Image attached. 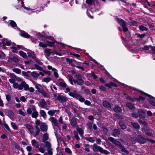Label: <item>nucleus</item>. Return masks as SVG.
I'll use <instances>...</instances> for the list:
<instances>
[{
    "label": "nucleus",
    "mask_w": 155,
    "mask_h": 155,
    "mask_svg": "<svg viewBox=\"0 0 155 155\" xmlns=\"http://www.w3.org/2000/svg\"><path fill=\"white\" fill-rule=\"evenodd\" d=\"M39 46L42 48H46L47 47V45L41 42H40L39 44Z\"/></svg>",
    "instance_id": "obj_53"
},
{
    "label": "nucleus",
    "mask_w": 155,
    "mask_h": 155,
    "mask_svg": "<svg viewBox=\"0 0 155 155\" xmlns=\"http://www.w3.org/2000/svg\"><path fill=\"white\" fill-rule=\"evenodd\" d=\"M28 55L29 57L33 58H34L35 56L33 52H28Z\"/></svg>",
    "instance_id": "obj_51"
},
{
    "label": "nucleus",
    "mask_w": 155,
    "mask_h": 155,
    "mask_svg": "<svg viewBox=\"0 0 155 155\" xmlns=\"http://www.w3.org/2000/svg\"><path fill=\"white\" fill-rule=\"evenodd\" d=\"M40 106L42 108H45L47 103L45 101L42 99L39 101Z\"/></svg>",
    "instance_id": "obj_8"
},
{
    "label": "nucleus",
    "mask_w": 155,
    "mask_h": 155,
    "mask_svg": "<svg viewBox=\"0 0 155 155\" xmlns=\"http://www.w3.org/2000/svg\"><path fill=\"white\" fill-rule=\"evenodd\" d=\"M11 61H13L15 62H18L19 61V60L16 57H14L13 58L9 57L8 60V62H10Z\"/></svg>",
    "instance_id": "obj_18"
},
{
    "label": "nucleus",
    "mask_w": 155,
    "mask_h": 155,
    "mask_svg": "<svg viewBox=\"0 0 155 155\" xmlns=\"http://www.w3.org/2000/svg\"><path fill=\"white\" fill-rule=\"evenodd\" d=\"M31 75L34 78H38L39 75V74L36 72L33 71L31 73Z\"/></svg>",
    "instance_id": "obj_32"
},
{
    "label": "nucleus",
    "mask_w": 155,
    "mask_h": 155,
    "mask_svg": "<svg viewBox=\"0 0 155 155\" xmlns=\"http://www.w3.org/2000/svg\"><path fill=\"white\" fill-rule=\"evenodd\" d=\"M35 88L36 89L38 90V91L40 92L42 90V87L40 84H37L35 85Z\"/></svg>",
    "instance_id": "obj_37"
},
{
    "label": "nucleus",
    "mask_w": 155,
    "mask_h": 155,
    "mask_svg": "<svg viewBox=\"0 0 155 155\" xmlns=\"http://www.w3.org/2000/svg\"><path fill=\"white\" fill-rule=\"evenodd\" d=\"M53 150L52 148H50L47 149V151L49 155H52L53 154V152L52 150Z\"/></svg>",
    "instance_id": "obj_52"
},
{
    "label": "nucleus",
    "mask_w": 155,
    "mask_h": 155,
    "mask_svg": "<svg viewBox=\"0 0 155 155\" xmlns=\"http://www.w3.org/2000/svg\"><path fill=\"white\" fill-rule=\"evenodd\" d=\"M31 143L33 146L35 147V148H38L39 144L38 142L35 140L33 139L31 140Z\"/></svg>",
    "instance_id": "obj_19"
},
{
    "label": "nucleus",
    "mask_w": 155,
    "mask_h": 155,
    "mask_svg": "<svg viewBox=\"0 0 155 155\" xmlns=\"http://www.w3.org/2000/svg\"><path fill=\"white\" fill-rule=\"evenodd\" d=\"M85 139L91 143H94L95 141V139L93 137H86Z\"/></svg>",
    "instance_id": "obj_23"
},
{
    "label": "nucleus",
    "mask_w": 155,
    "mask_h": 155,
    "mask_svg": "<svg viewBox=\"0 0 155 155\" xmlns=\"http://www.w3.org/2000/svg\"><path fill=\"white\" fill-rule=\"evenodd\" d=\"M122 151L123 155H127L129 154V152L125 149H122Z\"/></svg>",
    "instance_id": "obj_48"
},
{
    "label": "nucleus",
    "mask_w": 155,
    "mask_h": 155,
    "mask_svg": "<svg viewBox=\"0 0 155 155\" xmlns=\"http://www.w3.org/2000/svg\"><path fill=\"white\" fill-rule=\"evenodd\" d=\"M48 139V135L47 133H45L43 136L42 141L43 142H45Z\"/></svg>",
    "instance_id": "obj_26"
},
{
    "label": "nucleus",
    "mask_w": 155,
    "mask_h": 155,
    "mask_svg": "<svg viewBox=\"0 0 155 155\" xmlns=\"http://www.w3.org/2000/svg\"><path fill=\"white\" fill-rule=\"evenodd\" d=\"M78 99L79 101L81 102H83L85 100L84 98L81 95H80V97H79Z\"/></svg>",
    "instance_id": "obj_61"
},
{
    "label": "nucleus",
    "mask_w": 155,
    "mask_h": 155,
    "mask_svg": "<svg viewBox=\"0 0 155 155\" xmlns=\"http://www.w3.org/2000/svg\"><path fill=\"white\" fill-rule=\"evenodd\" d=\"M11 48L12 49V51L14 53H16L17 51V48L15 47H11Z\"/></svg>",
    "instance_id": "obj_54"
},
{
    "label": "nucleus",
    "mask_w": 155,
    "mask_h": 155,
    "mask_svg": "<svg viewBox=\"0 0 155 155\" xmlns=\"http://www.w3.org/2000/svg\"><path fill=\"white\" fill-rule=\"evenodd\" d=\"M38 116V112L37 111L33 112L31 114V116L32 117L36 118Z\"/></svg>",
    "instance_id": "obj_34"
},
{
    "label": "nucleus",
    "mask_w": 155,
    "mask_h": 155,
    "mask_svg": "<svg viewBox=\"0 0 155 155\" xmlns=\"http://www.w3.org/2000/svg\"><path fill=\"white\" fill-rule=\"evenodd\" d=\"M13 71L18 74H19L21 73V70L20 69L16 68H14L13 70Z\"/></svg>",
    "instance_id": "obj_43"
},
{
    "label": "nucleus",
    "mask_w": 155,
    "mask_h": 155,
    "mask_svg": "<svg viewBox=\"0 0 155 155\" xmlns=\"http://www.w3.org/2000/svg\"><path fill=\"white\" fill-rule=\"evenodd\" d=\"M19 114L23 116H25V113L23 112L21 109L19 110L18 111Z\"/></svg>",
    "instance_id": "obj_56"
},
{
    "label": "nucleus",
    "mask_w": 155,
    "mask_h": 155,
    "mask_svg": "<svg viewBox=\"0 0 155 155\" xmlns=\"http://www.w3.org/2000/svg\"><path fill=\"white\" fill-rule=\"evenodd\" d=\"M39 93H41L45 97L47 98H49L50 97L49 94L48 93H46L43 89Z\"/></svg>",
    "instance_id": "obj_22"
},
{
    "label": "nucleus",
    "mask_w": 155,
    "mask_h": 155,
    "mask_svg": "<svg viewBox=\"0 0 155 155\" xmlns=\"http://www.w3.org/2000/svg\"><path fill=\"white\" fill-rule=\"evenodd\" d=\"M84 150L85 151L88 152L90 151V146L89 144H84Z\"/></svg>",
    "instance_id": "obj_27"
},
{
    "label": "nucleus",
    "mask_w": 155,
    "mask_h": 155,
    "mask_svg": "<svg viewBox=\"0 0 155 155\" xmlns=\"http://www.w3.org/2000/svg\"><path fill=\"white\" fill-rule=\"evenodd\" d=\"M131 123L132 126L135 128L138 129L140 128V126L138 123L133 122H131Z\"/></svg>",
    "instance_id": "obj_30"
},
{
    "label": "nucleus",
    "mask_w": 155,
    "mask_h": 155,
    "mask_svg": "<svg viewBox=\"0 0 155 155\" xmlns=\"http://www.w3.org/2000/svg\"><path fill=\"white\" fill-rule=\"evenodd\" d=\"M35 68L37 70L41 71L42 69V68L41 67L39 66L37 64H35Z\"/></svg>",
    "instance_id": "obj_57"
},
{
    "label": "nucleus",
    "mask_w": 155,
    "mask_h": 155,
    "mask_svg": "<svg viewBox=\"0 0 155 155\" xmlns=\"http://www.w3.org/2000/svg\"><path fill=\"white\" fill-rule=\"evenodd\" d=\"M11 125L12 128L14 130H17L18 129V126L15 123L12 122Z\"/></svg>",
    "instance_id": "obj_28"
},
{
    "label": "nucleus",
    "mask_w": 155,
    "mask_h": 155,
    "mask_svg": "<svg viewBox=\"0 0 155 155\" xmlns=\"http://www.w3.org/2000/svg\"><path fill=\"white\" fill-rule=\"evenodd\" d=\"M134 99L139 101H140L141 100H144L145 99V98L140 96H139L138 98H135Z\"/></svg>",
    "instance_id": "obj_55"
},
{
    "label": "nucleus",
    "mask_w": 155,
    "mask_h": 155,
    "mask_svg": "<svg viewBox=\"0 0 155 155\" xmlns=\"http://www.w3.org/2000/svg\"><path fill=\"white\" fill-rule=\"evenodd\" d=\"M102 147L98 146L96 143H94L93 145V150L94 152H100Z\"/></svg>",
    "instance_id": "obj_7"
},
{
    "label": "nucleus",
    "mask_w": 155,
    "mask_h": 155,
    "mask_svg": "<svg viewBox=\"0 0 155 155\" xmlns=\"http://www.w3.org/2000/svg\"><path fill=\"white\" fill-rule=\"evenodd\" d=\"M119 124L122 129H124L126 128V126L122 122L120 121L119 123Z\"/></svg>",
    "instance_id": "obj_42"
},
{
    "label": "nucleus",
    "mask_w": 155,
    "mask_h": 155,
    "mask_svg": "<svg viewBox=\"0 0 155 155\" xmlns=\"http://www.w3.org/2000/svg\"><path fill=\"white\" fill-rule=\"evenodd\" d=\"M58 83L60 86L63 87H65L66 84L63 80L60 79L58 80Z\"/></svg>",
    "instance_id": "obj_15"
},
{
    "label": "nucleus",
    "mask_w": 155,
    "mask_h": 155,
    "mask_svg": "<svg viewBox=\"0 0 155 155\" xmlns=\"http://www.w3.org/2000/svg\"><path fill=\"white\" fill-rule=\"evenodd\" d=\"M20 35L24 37L29 38L30 36L28 35L27 33L25 31H22L20 33Z\"/></svg>",
    "instance_id": "obj_21"
},
{
    "label": "nucleus",
    "mask_w": 155,
    "mask_h": 155,
    "mask_svg": "<svg viewBox=\"0 0 155 155\" xmlns=\"http://www.w3.org/2000/svg\"><path fill=\"white\" fill-rule=\"evenodd\" d=\"M57 99L61 102H65L66 101V98L65 96L59 94L57 97Z\"/></svg>",
    "instance_id": "obj_5"
},
{
    "label": "nucleus",
    "mask_w": 155,
    "mask_h": 155,
    "mask_svg": "<svg viewBox=\"0 0 155 155\" xmlns=\"http://www.w3.org/2000/svg\"><path fill=\"white\" fill-rule=\"evenodd\" d=\"M46 41L48 43V45L50 46H52L54 43V41L53 38L47 39Z\"/></svg>",
    "instance_id": "obj_10"
},
{
    "label": "nucleus",
    "mask_w": 155,
    "mask_h": 155,
    "mask_svg": "<svg viewBox=\"0 0 155 155\" xmlns=\"http://www.w3.org/2000/svg\"><path fill=\"white\" fill-rule=\"evenodd\" d=\"M19 54L21 56L24 58H25L27 57L26 54L22 51H19Z\"/></svg>",
    "instance_id": "obj_46"
},
{
    "label": "nucleus",
    "mask_w": 155,
    "mask_h": 155,
    "mask_svg": "<svg viewBox=\"0 0 155 155\" xmlns=\"http://www.w3.org/2000/svg\"><path fill=\"white\" fill-rule=\"evenodd\" d=\"M40 128L42 131H45L47 130V127L45 123H42L40 125Z\"/></svg>",
    "instance_id": "obj_17"
},
{
    "label": "nucleus",
    "mask_w": 155,
    "mask_h": 155,
    "mask_svg": "<svg viewBox=\"0 0 155 155\" xmlns=\"http://www.w3.org/2000/svg\"><path fill=\"white\" fill-rule=\"evenodd\" d=\"M65 151L66 153H69V154L72 153V152H71V150L68 148H65Z\"/></svg>",
    "instance_id": "obj_58"
},
{
    "label": "nucleus",
    "mask_w": 155,
    "mask_h": 155,
    "mask_svg": "<svg viewBox=\"0 0 155 155\" xmlns=\"http://www.w3.org/2000/svg\"><path fill=\"white\" fill-rule=\"evenodd\" d=\"M132 116L133 117L135 118H137L138 116V115L136 113H132Z\"/></svg>",
    "instance_id": "obj_63"
},
{
    "label": "nucleus",
    "mask_w": 155,
    "mask_h": 155,
    "mask_svg": "<svg viewBox=\"0 0 155 155\" xmlns=\"http://www.w3.org/2000/svg\"><path fill=\"white\" fill-rule=\"evenodd\" d=\"M50 120L53 125H54L56 126H58V123L56 118L53 117H51L50 118Z\"/></svg>",
    "instance_id": "obj_14"
},
{
    "label": "nucleus",
    "mask_w": 155,
    "mask_h": 155,
    "mask_svg": "<svg viewBox=\"0 0 155 155\" xmlns=\"http://www.w3.org/2000/svg\"><path fill=\"white\" fill-rule=\"evenodd\" d=\"M74 137L77 140H80V138L79 137L78 135V133L76 131H74Z\"/></svg>",
    "instance_id": "obj_45"
},
{
    "label": "nucleus",
    "mask_w": 155,
    "mask_h": 155,
    "mask_svg": "<svg viewBox=\"0 0 155 155\" xmlns=\"http://www.w3.org/2000/svg\"><path fill=\"white\" fill-rule=\"evenodd\" d=\"M40 114L41 117H43L44 118H45L46 116V113L43 110H40Z\"/></svg>",
    "instance_id": "obj_31"
},
{
    "label": "nucleus",
    "mask_w": 155,
    "mask_h": 155,
    "mask_svg": "<svg viewBox=\"0 0 155 155\" xmlns=\"http://www.w3.org/2000/svg\"><path fill=\"white\" fill-rule=\"evenodd\" d=\"M68 94L74 98L76 99H78L79 97H80V95L77 93L75 91H74L73 92H69L68 93Z\"/></svg>",
    "instance_id": "obj_6"
},
{
    "label": "nucleus",
    "mask_w": 155,
    "mask_h": 155,
    "mask_svg": "<svg viewBox=\"0 0 155 155\" xmlns=\"http://www.w3.org/2000/svg\"><path fill=\"white\" fill-rule=\"evenodd\" d=\"M73 81L74 84H77L78 85H82L84 84V81L82 79H73Z\"/></svg>",
    "instance_id": "obj_13"
},
{
    "label": "nucleus",
    "mask_w": 155,
    "mask_h": 155,
    "mask_svg": "<svg viewBox=\"0 0 155 155\" xmlns=\"http://www.w3.org/2000/svg\"><path fill=\"white\" fill-rule=\"evenodd\" d=\"M100 152L102 153H104L105 154H107L109 153V152L108 151L105 150H104L102 148Z\"/></svg>",
    "instance_id": "obj_41"
},
{
    "label": "nucleus",
    "mask_w": 155,
    "mask_h": 155,
    "mask_svg": "<svg viewBox=\"0 0 155 155\" xmlns=\"http://www.w3.org/2000/svg\"><path fill=\"white\" fill-rule=\"evenodd\" d=\"M117 21L121 26L123 29V31L124 32H126L128 31L127 28L126 27V22L123 20L118 18H116Z\"/></svg>",
    "instance_id": "obj_1"
},
{
    "label": "nucleus",
    "mask_w": 155,
    "mask_h": 155,
    "mask_svg": "<svg viewBox=\"0 0 155 155\" xmlns=\"http://www.w3.org/2000/svg\"><path fill=\"white\" fill-rule=\"evenodd\" d=\"M137 140L139 143H144L146 142V139L141 135L137 137Z\"/></svg>",
    "instance_id": "obj_4"
},
{
    "label": "nucleus",
    "mask_w": 155,
    "mask_h": 155,
    "mask_svg": "<svg viewBox=\"0 0 155 155\" xmlns=\"http://www.w3.org/2000/svg\"><path fill=\"white\" fill-rule=\"evenodd\" d=\"M77 130L80 136H82L83 134V131L82 129L81 128H78Z\"/></svg>",
    "instance_id": "obj_44"
},
{
    "label": "nucleus",
    "mask_w": 155,
    "mask_h": 155,
    "mask_svg": "<svg viewBox=\"0 0 155 155\" xmlns=\"http://www.w3.org/2000/svg\"><path fill=\"white\" fill-rule=\"evenodd\" d=\"M47 68L48 70H51L52 71L54 72V75L56 78H58V75L56 69L52 68L51 66L49 65L47 66Z\"/></svg>",
    "instance_id": "obj_2"
},
{
    "label": "nucleus",
    "mask_w": 155,
    "mask_h": 155,
    "mask_svg": "<svg viewBox=\"0 0 155 155\" xmlns=\"http://www.w3.org/2000/svg\"><path fill=\"white\" fill-rule=\"evenodd\" d=\"M10 21V24L11 25L12 27L13 28L15 27H17L16 25L15 22L13 21Z\"/></svg>",
    "instance_id": "obj_40"
},
{
    "label": "nucleus",
    "mask_w": 155,
    "mask_h": 155,
    "mask_svg": "<svg viewBox=\"0 0 155 155\" xmlns=\"http://www.w3.org/2000/svg\"><path fill=\"white\" fill-rule=\"evenodd\" d=\"M51 80V78L50 77H48L47 78H44L43 79L42 81L46 83H48Z\"/></svg>",
    "instance_id": "obj_35"
},
{
    "label": "nucleus",
    "mask_w": 155,
    "mask_h": 155,
    "mask_svg": "<svg viewBox=\"0 0 155 155\" xmlns=\"http://www.w3.org/2000/svg\"><path fill=\"white\" fill-rule=\"evenodd\" d=\"M146 134L149 136L152 137L153 136V134L152 131H149L147 132Z\"/></svg>",
    "instance_id": "obj_59"
},
{
    "label": "nucleus",
    "mask_w": 155,
    "mask_h": 155,
    "mask_svg": "<svg viewBox=\"0 0 155 155\" xmlns=\"http://www.w3.org/2000/svg\"><path fill=\"white\" fill-rule=\"evenodd\" d=\"M38 149L39 151L41 153H44L45 152V150L42 147H39L38 148Z\"/></svg>",
    "instance_id": "obj_60"
},
{
    "label": "nucleus",
    "mask_w": 155,
    "mask_h": 155,
    "mask_svg": "<svg viewBox=\"0 0 155 155\" xmlns=\"http://www.w3.org/2000/svg\"><path fill=\"white\" fill-rule=\"evenodd\" d=\"M2 43L3 45L9 46L11 45V42L10 41L8 40L5 38H4L2 41Z\"/></svg>",
    "instance_id": "obj_9"
},
{
    "label": "nucleus",
    "mask_w": 155,
    "mask_h": 155,
    "mask_svg": "<svg viewBox=\"0 0 155 155\" xmlns=\"http://www.w3.org/2000/svg\"><path fill=\"white\" fill-rule=\"evenodd\" d=\"M35 61L39 65H41L42 64V63L38 59H35Z\"/></svg>",
    "instance_id": "obj_62"
},
{
    "label": "nucleus",
    "mask_w": 155,
    "mask_h": 155,
    "mask_svg": "<svg viewBox=\"0 0 155 155\" xmlns=\"http://www.w3.org/2000/svg\"><path fill=\"white\" fill-rule=\"evenodd\" d=\"M35 123L36 124L35 125L40 126V125L42 123L40 120H35Z\"/></svg>",
    "instance_id": "obj_49"
},
{
    "label": "nucleus",
    "mask_w": 155,
    "mask_h": 155,
    "mask_svg": "<svg viewBox=\"0 0 155 155\" xmlns=\"http://www.w3.org/2000/svg\"><path fill=\"white\" fill-rule=\"evenodd\" d=\"M25 127L30 134H32L34 133V129L32 126L30 124H27L26 125Z\"/></svg>",
    "instance_id": "obj_3"
},
{
    "label": "nucleus",
    "mask_w": 155,
    "mask_h": 155,
    "mask_svg": "<svg viewBox=\"0 0 155 155\" xmlns=\"http://www.w3.org/2000/svg\"><path fill=\"white\" fill-rule=\"evenodd\" d=\"M139 28L140 30L142 31H147L148 29V28L147 27L143 25L140 26Z\"/></svg>",
    "instance_id": "obj_39"
},
{
    "label": "nucleus",
    "mask_w": 155,
    "mask_h": 155,
    "mask_svg": "<svg viewBox=\"0 0 155 155\" xmlns=\"http://www.w3.org/2000/svg\"><path fill=\"white\" fill-rule=\"evenodd\" d=\"M56 111V110H51L48 112V114L50 115L53 116Z\"/></svg>",
    "instance_id": "obj_38"
},
{
    "label": "nucleus",
    "mask_w": 155,
    "mask_h": 155,
    "mask_svg": "<svg viewBox=\"0 0 155 155\" xmlns=\"http://www.w3.org/2000/svg\"><path fill=\"white\" fill-rule=\"evenodd\" d=\"M84 104L87 105H91V102L89 101L86 100L84 101Z\"/></svg>",
    "instance_id": "obj_64"
},
{
    "label": "nucleus",
    "mask_w": 155,
    "mask_h": 155,
    "mask_svg": "<svg viewBox=\"0 0 155 155\" xmlns=\"http://www.w3.org/2000/svg\"><path fill=\"white\" fill-rule=\"evenodd\" d=\"M45 144L46 147H47L48 149L51 148V144L48 141H46L45 142Z\"/></svg>",
    "instance_id": "obj_47"
},
{
    "label": "nucleus",
    "mask_w": 155,
    "mask_h": 155,
    "mask_svg": "<svg viewBox=\"0 0 155 155\" xmlns=\"http://www.w3.org/2000/svg\"><path fill=\"white\" fill-rule=\"evenodd\" d=\"M21 85L22 87V89L24 88L25 90V91H27L29 87V85L27 84L24 81L21 82Z\"/></svg>",
    "instance_id": "obj_16"
},
{
    "label": "nucleus",
    "mask_w": 155,
    "mask_h": 155,
    "mask_svg": "<svg viewBox=\"0 0 155 155\" xmlns=\"http://www.w3.org/2000/svg\"><path fill=\"white\" fill-rule=\"evenodd\" d=\"M138 112L139 113V115H140L141 114H144L146 113L142 109L138 110Z\"/></svg>",
    "instance_id": "obj_50"
},
{
    "label": "nucleus",
    "mask_w": 155,
    "mask_h": 155,
    "mask_svg": "<svg viewBox=\"0 0 155 155\" xmlns=\"http://www.w3.org/2000/svg\"><path fill=\"white\" fill-rule=\"evenodd\" d=\"M13 86L14 88L18 89V90H20L22 89L21 83L20 84H18L17 83L15 82L13 84Z\"/></svg>",
    "instance_id": "obj_11"
},
{
    "label": "nucleus",
    "mask_w": 155,
    "mask_h": 155,
    "mask_svg": "<svg viewBox=\"0 0 155 155\" xmlns=\"http://www.w3.org/2000/svg\"><path fill=\"white\" fill-rule=\"evenodd\" d=\"M71 125L73 127H75L77 124L76 119L75 118L73 117L71 118L70 122Z\"/></svg>",
    "instance_id": "obj_20"
},
{
    "label": "nucleus",
    "mask_w": 155,
    "mask_h": 155,
    "mask_svg": "<svg viewBox=\"0 0 155 155\" xmlns=\"http://www.w3.org/2000/svg\"><path fill=\"white\" fill-rule=\"evenodd\" d=\"M127 106L131 109H134L135 107L134 105L130 103H127Z\"/></svg>",
    "instance_id": "obj_36"
},
{
    "label": "nucleus",
    "mask_w": 155,
    "mask_h": 155,
    "mask_svg": "<svg viewBox=\"0 0 155 155\" xmlns=\"http://www.w3.org/2000/svg\"><path fill=\"white\" fill-rule=\"evenodd\" d=\"M105 85L110 88H112L113 87H116L117 86L116 84L113 82H110L109 83L105 84Z\"/></svg>",
    "instance_id": "obj_12"
},
{
    "label": "nucleus",
    "mask_w": 155,
    "mask_h": 155,
    "mask_svg": "<svg viewBox=\"0 0 155 155\" xmlns=\"http://www.w3.org/2000/svg\"><path fill=\"white\" fill-rule=\"evenodd\" d=\"M44 51L47 56L48 57L49 56L50 54L51 53V50L50 49H45Z\"/></svg>",
    "instance_id": "obj_33"
},
{
    "label": "nucleus",
    "mask_w": 155,
    "mask_h": 155,
    "mask_svg": "<svg viewBox=\"0 0 155 155\" xmlns=\"http://www.w3.org/2000/svg\"><path fill=\"white\" fill-rule=\"evenodd\" d=\"M103 104L104 107L107 108H110L111 107L110 104L107 101H104L103 102Z\"/></svg>",
    "instance_id": "obj_24"
},
{
    "label": "nucleus",
    "mask_w": 155,
    "mask_h": 155,
    "mask_svg": "<svg viewBox=\"0 0 155 155\" xmlns=\"http://www.w3.org/2000/svg\"><path fill=\"white\" fill-rule=\"evenodd\" d=\"M114 110L116 112H120L122 111L120 107L118 106H116L114 108Z\"/></svg>",
    "instance_id": "obj_29"
},
{
    "label": "nucleus",
    "mask_w": 155,
    "mask_h": 155,
    "mask_svg": "<svg viewBox=\"0 0 155 155\" xmlns=\"http://www.w3.org/2000/svg\"><path fill=\"white\" fill-rule=\"evenodd\" d=\"M120 133V131L117 129L114 130L113 132V135L115 137H117L119 134Z\"/></svg>",
    "instance_id": "obj_25"
}]
</instances>
